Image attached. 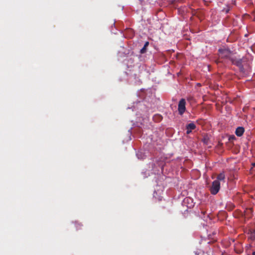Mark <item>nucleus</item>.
Wrapping results in <instances>:
<instances>
[{"label":"nucleus","instance_id":"20e7f679","mask_svg":"<svg viewBox=\"0 0 255 255\" xmlns=\"http://www.w3.org/2000/svg\"><path fill=\"white\" fill-rule=\"evenodd\" d=\"M220 188V183L218 180H215L213 182L210 188V192L213 195L216 194Z\"/></svg>","mask_w":255,"mask_h":255},{"label":"nucleus","instance_id":"f8f14e48","mask_svg":"<svg viewBox=\"0 0 255 255\" xmlns=\"http://www.w3.org/2000/svg\"><path fill=\"white\" fill-rule=\"evenodd\" d=\"M76 225L77 229H80L81 228V226H82L80 224H76Z\"/></svg>","mask_w":255,"mask_h":255},{"label":"nucleus","instance_id":"1a4fd4ad","mask_svg":"<svg viewBox=\"0 0 255 255\" xmlns=\"http://www.w3.org/2000/svg\"><path fill=\"white\" fill-rule=\"evenodd\" d=\"M246 215L248 216V217L250 218L251 217V214L253 213V210L252 208L246 209L245 211Z\"/></svg>","mask_w":255,"mask_h":255},{"label":"nucleus","instance_id":"6e6552de","mask_svg":"<svg viewBox=\"0 0 255 255\" xmlns=\"http://www.w3.org/2000/svg\"><path fill=\"white\" fill-rule=\"evenodd\" d=\"M225 176L224 172L220 173L217 176V179L216 180L223 181L225 179Z\"/></svg>","mask_w":255,"mask_h":255},{"label":"nucleus","instance_id":"39448f33","mask_svg":"<svg viewBox=\"0 0 255 255\" xmlns=\"http://www.w3.org/2000/svg\"><path fill=\"white\" fill-rule=\"evenodd\" d=\"M196 128V126L194 123H190L186 126V134H190L192 131Z\"/></svg>","mask_w":255,"mask_h":255},{"label":"nucleus","instance_id":"423d86ee","mask_svg":"<svg viewBox=\"0 0 255 255\" xmlns=\"http://www.w3.org/2000/svg\"><path fill=\"white\" fill-rule=\"evenodd\" d=\"M244 131V128L242 127H239L236 128L235 133L238 136H241L243 134Z\"/></svg>","mask_w":255,"mask_h":255},{"label":"nucleus","instance_id":"2eb2a0df","mask_svg":"<svg viewBox=\"0 0 255 255\" xmlns=\"http://www.w3.org/2000/svg\"><path fill=\"white\" fill-rule=\"evenodd\" d=\"M188 208H191L192 206H193V205L191 204V205H189L187 206Z\"/></svg>","mask_w":255,"mask_h":255},{"label":"nucleus","instance_id":"f03ea898","mask_svg":"<svg viewBox=\"0 0 255 255\" xmlns=\"http://www.w3.org/2000/svg\"><path fill=\"white\" fill-rule=\"evenodd\" d=\"M186 102L185 99H181L178 104V112L180 115H182L186 111Z\"/></svg>","mask_w":255,"mask_h":255},{"label":"nucleus","instance_id":"0eeeda50","mask_svg":"<svg viewBox=\"0 0 255 255\" xmlns=\"http://www.w3.org/2000/svg\"><path fill=\"white\" fill-rule=\"evenodd\" d=\"M153 119L155 122H159L162 120V117L161 115L157 114L153 116Z\"/></svg>","mask_w":255,"mask_h":255},{"label":"nucleus","instance_id":"f3484780","mask_svg":"<svg viewBox=\"0 0 255 255\" xmlns=\"http://www.w3.org/2000/svg\"><path fill=\"white\" fill-rule=\"evenodd\" d=\"M253 167H255V162L252 164Z\"/></svg>","mask_w":255,"mask_h":255},{"label":"nucleus","instance_id":"6ab92c4d","mask_svg":"<svg viewBox=\"0 0 255 255\" xmlns=\"http://www.w3.org/2000/svg\"><path fill=\"white\" fill-rule=\"evenodd\" d=\"M253 234H254V236H255V231H254V232H253Z\"/></svg>","mask_w":255,"mask_h":255},{"label":"nucleus","instance_id":"a211bd4d","mask_svg":"<svg viewBox=\"0 0 255 255\" xmlns=\"http://www.w3.org/2000/svg\"><path fill=\"white\" fill-rule=\"evenodd\" d=\"M252 255H255V252H253Z\"/></svg>","mask_w":255,"mask_h":255},{"label":"nucleus","instance_id":"9d476101","mask_svg":"<svg viewBox=\"0 0 255 255\" xmlns=\"http://www.w3.org/2000/svg\"><path fill=\"white\" fill-rule=\"evenodd\" d=\"M149 45V42H146L145 43H144V46L142 48V49L140 50V53L141 54H143L145 52H146V47L148 46V45Z\"/></svg>","mask_w":255,"mask_h":255},{"label":"nucleus","instance_id":"9b49d317","mask_svg":"<svg viewBox=\"0 0 255 255\" xmlns=\"http://www.w3.org/2000/svg\"><path fill=\"white\" fill-rule=\"evenodd\" d=\"M191 199L189 198H186L184 199V201H183V202H184V204H186V203H189V201H191Z\"/></svg>","mask_w":255,"mask_h":255},{"label":"nucleus","instance_id":"dca6fc26","mask_svg":"<svg viewBox=\"0 0 255 255\" xmlns=\"http://www.w3.org/2000/svg\"><path fill=\"white\" fill-rule=\"evenodd\" d=\"M235 137L234 135H233L232 136H231L229 138L230 140H231V139H235Z\"/></svg>","mask_w":255,"mask_h":255},{"label":"nucleus","instance_id":"7ed1b4c3","mask_svg":"<svg viewBox=\"0 0 255 255\" xmlns=\"http://www.w3.org/2000/svg\"><path fill=\"white\" fill-rule=\"evenodd\" d=\"M230 61L232 63L238 66L240 70L242 72L244 71V67L243 65V60L241 58H237L236 57L232 56V57L230 58Z\"/></svg>","mask_w":255,"mask_h":255},{"label":"nucleus","instance_id":"4468645a","mask_svg":"<svg viewBox=\"0 0 255 255\" xmlns=\"http://www.w3.org/2000/svg\"><path fill=\"white\" fill-rule=\"evenodd\" d=\"M224 11V10H223ZM230 11V9L229 8H227V9H225V11L226 13H228L229 11Z\"/></svg>","mask_w":255,"mask_h":255},{"label":"nucleus","instance_id":"ddd939ff","mask_svg":"<svg viewBox=\"0 0 255 255\" xmlns=\"http://www.w3.org/2000/svg\"><path fill=\"white\" fill-rule=\"evenodd\" d=\"M163 166V163H161L160 164V168H161V170H162Z\"/></svg>","mask_w":255,"mask_h":255},{"label":"nucleus","instance_id":"f257e3e1","mask_svg":"<svg viewBox=\"0 0 255 255\" xmlns=\"http://www.w3.org/2000/svg\"><path fill=\"white\" fill-rule=\"evenodd\" d=\"M219 56L220 58L229 59L232 57V52L227 48H220L218 50Z\"/></svg>","mask_w":255,"mask_h":255}]
</instances>
